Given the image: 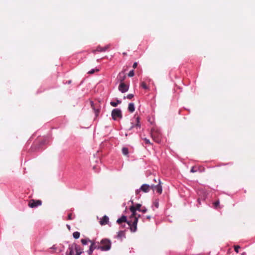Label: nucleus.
Listing matches in <instances>:
<instances>
[{
  "mask_svg": "<svg viewBox=\"0 0 255 255\" xmlns=\"http://www.w3.org/2000/svg\"><path fill=\"white\" fill-rule=\"evenodd\" d=\"M129 210L132 214L130 216L129 220L128 222V224L130 227V231L132 232H135L137 229L138 217H137V214L134 206H130Z\"/></svg>",
  "mask_w": 255,
  "mask_h": 255,
  "instance_id": "f257e3e1",
  "label": "nucleus"
},
{
  "mask_svg": "<svg viewBox=\"0 0 255 255\" xmlns=\"http://www.w3.org/2000/svg\"><path fill=\"white\" fill-rule=\"evenodd\" d=\"M150 135L155 142L158 143L161 142V133L156 127H153L151 128Z\"/></svg>",
  "mask_w": 255,
  "mask_h": 255,
  "instance_id": "f03ea898",
  "label": "nucleus"
},
{
  "mask_svg": "<svg viewBox=\"0 0 255 255\" xmlns=\"http://www.w3.org/2000/svg\"><path fill=\"white\" fill-rule=\"evenodd\" d=\"M101 246H98L97 249L103 251H109L111 247V242L108 239H103L101 241Z\"/></svg>",
  "mask_w": 255,
  "mask_h": 255,
  "instance_id": "7ed1b4c3",
  "label": "nucleus"
},
{
  "mask_svg": "<svg viewBox=\"0 0 255 255\" xmlns=\"http://www.w3.org/2000/svg\"><path fill=\"white\" fill-rule=\"evenodd\" d=\"M153 180L155 181V182L157 183V184H151V188L153 190H154V189L156 190V191L159 194H161L162 189V187L160 185L161 181H160V179H159V178H157V179L154 178Z\"/></svg>",
  "mask_w": 255,
  "mask_h": 255,
  "instance_id": "20e7f679",
  "label": "nucleus"
},
{
  "mask_svg": "<svg viewBox=\"0 0 255 255\" xmlns=\"http://www.w3.org/2000/svg\"><path fill=\"white\" fill-rule=\"evenodd\" d=\"M80 248L81 247L76 243L69 245L68 247L69 252L67 253V255H73L74 251H75L76 253Z\"/></svg>",
  "mask_w": 255,
  "mask_h": 255,
  "instance_id": "39448f33",
  "label": "nucleus"
},
{
  "mask_svg": "<svg viewBox=\"0 0 255 255\" xmlns=\"http://www.w3.org/2000/svg\"><path fill=\"white\" fill-rule=\"evenodd\" d=\"M111 115L114 120L116 121L118 119H122V114L120 109H115L112 111Z\"/></svg>",
  "mask_w": 255,
  "mask_h": 255,
  "instance_id": "423d86ee",
  "label": "nucleus"
},
{
  "mask_svg": "<svg viewBox=\"0 0 255 255\" xmlns=\"http://www.w3.org/2000/svg\"><path fill=\"white\" fill-rule=\"evenodd\" d=\"M42 204L41 200H34L33 199L30 200L28 203V206L31 208H35L38 206H40Z\"/></svg>",
  "mask_w": 255,
  "mask_h": 255,
  "instance_id": "0eeeda50",
  "label": "nucleus"
},
{
  "mask_svg": "<svg viewBox=\"0 0 255 255\" xmlns=\"http://www.w3.org/2000/svg\"><path fill=\"white\" fill-rule=\"evenodd\" d=\"M128 87L124 83H121L119 86V90L122 93H125L128 91Z\"/></svg>",
  "mask_w": 255,
  "mask_h": 255,
  "instance_id": "6e6552de",
  "label": "nucleus"
},
{
  "mask_svg": "<svg viewBox=\"0 0 255 255\" xmlns=\"http://www.w3.org/2000/svg\"><path fill=\"white\" fill-rule=\"evenodd\" d=\"M98 246L96 245V243L93 241L90 246L89 250L87 251L89 255H91L93 253V251L95 249H97Z\"/></svg>",
  "mask_w": 255,
  "mask_h": 255,
  "instance_id": "1a4fd4ad",
  "label": "nucleus"
},
{
  "mask_svg": "<svg viewBox=\"0 0 255 255\" xmlns=\"http://www.w3.org/2000/svg\"><path fill=\"white\" fill-rule=\"evenodd\" d=\"M110 44L107 45L105 47H101V46H98L96 48V49L95 51L100 52H104V51H106L107 49H108L110 48Z\"/></svg>",
  "mask_w": 255,
  "mask_h": 255,
  "instance_id": "9d476101",
  "label": "nucleus"
},
{
  "mask_svg": "<svg viewBox=\"0 0 255 255\" xmlns=\"http://www.w3.org/2000/svg\"><path fill=\"white\" fill-rule=\"evenodd\" d=\"M109 219L108 216L105 215L100 221V224L101 225H105L109 223Z\"/></svg>",
  "mask_w": 255,
  "mask_h": 255,
  "instance_id": "9b49d317",
  "label": "nucleus"
},
{
  "mask_svg": "<svg viewBox=\"0 0 255 255\" xmlns=\"http://www.w3.org/2000/svg\"><path fill=\"white\" fill-rule=\"evenodd\" d=\"M151 188V185L143 184L140 188V190L144 192H147L149 191V189Z\"/></svg>",
  "mask_w": 255,
  "mask_h": 255,
  "instance_id": "f8f14e48",
  "label": "nucleus"
},
{
  "mask_svg": "<svg viewBox=\"0 0 255 255\" xmlns=\"http://www.w3.org/2000/svg\"><path fill=\"white\" fill-rule=\"evenodd\" d=\"M128 220H127V217L126 216L123 215L120 218L117 220V223H118L119 224H120L123 222H127L128 223Z\"/></svg>",
  "mask_w": 255,
  "mask_h": 255,
  "instance_id": "ddd939ff",
  "label": "nucleus"
},
{
  "mask_svg": "<svg viewBox=\"0 0 255 255\" xmlns=\"http://www.w3.org/2000/svg\"><path fill=\"white\" fill-rule=\"evenodd\" d=\"M118 78L121 83H123V81L126 78V75H125L124 73L121 72L118 75Z\"/></svg>",
  "mask_w": 255,
  "mask_h": 255,
  "instance_id": "4468645a",
  "label": "nucleus"
},
{
  "mask_svg": "<svg viewBox=\"0 0 255 255\" xmlns=\"http://www.w3.org/2000/svg\"><path fill=\"white\" fill-rule=\"evenodd\" d=\"M128 110L130 113H133L135 110L134 105L133 103H129L128 106Z\"/></svg>",
  "mask_w": 255,
  "mask_h": 255,
  "instance_id": "2eb2a0df",
  "label": "nucleus"
},
{
  "mask_svg": "<svg viewBox=\"0 0 255 255\" xmlns=\"http://www.w3.org/2000/svg\"><path fill=\"white\" fill-rule=\"evenodd\" d=\"M81 243L83 245H86L88 244V242L92 243L93 241L89 240V239H84L81 240Z\"/></svg>",
  "mask_w": 255,
  "mask_h": 255,
  "instance_id": "dca6fc26",
  "label": "nucleus"
},
{
  "mask_svg": "<svg viewBox=\"0 0 255 255\" xmlns=\"http://www.w3.org/2000/svg\"><path fill=\"white\" fill-rule=\"evenodd\" d=\"M122 103L121 101L119 100H117V102H111L110 104L112 106L116 107L118 106V104H120Z\"/></svg>",
  "mask_w": 255,
  "mask_h": 255,
  "instance_id": "f3484780",
  "label": "nucleus"
},
{
  "mask_svg": "<svg viewBox=\"0 0 255 255\" xmlns=\"http://www.w3.org/2000/svg\"><path fill=\"white\" fill-rule=\"evenodd\" d=\"M91 107L92 108V109L95 111V114H96V116H97L98 113H99V110L95 109V108L94 107V103L93 102H91Z\"/></svg>",
  "mask_w": 255,
  "mask_h": 255,
  "instance_id": "a211bd4d",
  "label": "nucleus"
},
{
  "mask_svg": "<svg viewBox=\"0 0 255 255\" xmlns=\"http://www.w3.org/2000/svg\"><path fill=\"white\" fill-rule=\"evenodd\" d=\"M122 152H123V154L125 155H128V148L123 147L122 149Z\"/></svg>",
  "mask_w": 255,
  "mask_h": 255,
  "instance_id": "6ab92c4d",
  "label": "nucleus"
},
{
  "mask_svg": "<svg viewBox=\"0 0 255 255\" xmlns=\"http://www.w3.org/2000/svg\"><path fill=\"white\" fill-rule=\"evenodd\" d=\"M80 233L78 232H75L73 234V236L75 239H77L80 237Z\"/></svg>",
  "mask_w": 255,
  "mask_h": 255,
  "instance_id": "aec40b11",
  "label": "nucleus"
},
{
  "mask_svg": "<svg viewBox=\"0 0 255 255\" xmlns=\"http://www.w3.org/2000/svg\"><path fill=\"white\" fill-rule=\"evenodd\" d=\"M200 170L199 167L197 166H194L191 169V172L192 173L196 172L198 170Z\"/></svg>",
  "mask_w": 255,
  "mask_h": 255,
  "instance_id": "412c9836",
  "label": "nucleus"
},
{
  "mask_svg": "<svg viewBox=\"0 0 255 255\" xmlns=\"http://www.w3.org/2000/svg\"><path fill=\"white\" fill-rule=\"evenodd\" d=\"M213 204H214V208L215 209H217L218 208H220V202H219V200H218V201H216L215 202H214L213 203Z\"/></svg>",
  "mask_w": 255,
  "mask_h": 255,
  "instance_id": "4be33fe9",
  "label": "nucleus"
},
{
  "mask_svg": "<svg viewBox=\"0 0 255 255\" xmlns=\"http://www.w3.org/2000/svg\"><path fill=\"white\" fill-rule=\"evenodd\" d=\"M125 234L124 231H120L118 233V237L119 238H122V237H125Z\"/></svg>",
  "mask_w": 255,
  "mask_h": 255,
  "instance_id": "5701e85b",
  "label": "nucleus"
},
{
  "mask_svg": "<svg viewBox=\"0 0 255 255\" xmlns=\"http://www.w3.org/2000/svg\"><path fill=\"white\" fill-rule=\"evenodd\" d=\"M141 207V205L140 204H137L135 206H134V209H135V210H138L139 211H140L141 209H140V207Z\"/></svg>",
  "mask_w": 255,
  "mask_h": 255,
  "instance_id": "b1692460",
  "label": "nucleus"
},
{
  "mask_svg": "<svg viewBox=\"0 0 255 255\" xmlns=\"http://www.w3.org/2000/svg\"><path fill=\"white\" fill-rule=\"evenodd\" d=\"M99 71V70L98 69H92L91 70H90L89 72H88V74H93L95 72H98Z\"/></svg>",
  "mask_w": 255,
  "mask_h": 255,
  "instance_id": "393cba45",
  "label": "nucleus"
},
{
  "mask_svg": "<svg viewBox=\"0 0 255 255\" xmlns=\"http://www.w3.org/2000/svg\"><path fill=\"white\" fill-rule=\"evenodd\" d=\"M136 125L135 126L136 127H140V125L139 124V117L138 116H137L136 118Z\"/></svg>",
  "mask_w": 255,
  "mask_h": 255,
  "instance_id": "a878e982",
  "label": "nucleus"
},
{
  "mask_svg": "<svg viewBox=\"0 0 255 255\" xmlns=\"http://www.w3.org/2000/svg\"><path fill=\"white\" fill-rule=\"evenodd\" d=\"M141 86L144 89H148V87H147V86L146 85V83L144 82H142L141 83Z\"/></svg>",
  "mask_w": 255,
  "mask_h": 255,
  "instance_id": "bb28decb",
  "label": "nucleus"
},
{
  "mask_svg": "<svg viewBox=\"0 0 255 255\" xmlns=\"http://www.w3.org/2000/svg\"><path fill=\"white\" fill-rule=\"evenodd\" d=\"M241 248L240 246H238V245H237V246H234V249H235V252L237 253H239V250Z\"/></svg>",
  "mask_w": 255,
  "mask_h": 255,
  "instance_id": "cd10ccee",
  "label": "nucleus"
},
{
  "mask_svg": "<svg viewBox=\"0 0 255 255\" xmlns=\"http://www.w3.org/2000/svg\"><path fill=\"white\" fill-rule=\"evenodd\" d=\"M83 253V249L80 248V249H79L78 252H77L75 255H81Z\"/></svg>",
  "mask_w": 255,
  "mask_h": 255,
  "instance_id": "c85d7f7f",
  "label": "nucleus"
},
{
  "mask_svg": "<svg viewBox=\"0 0 255 255\" xmlns=\"http://www.w3.org/2000/svg\"><path fill=\"white\" fill-rule=\"evenodd\" d=\"M134 71L133 70H131L129 71V72L128 73V76L129 77H132L134 76Z\"/></svg>",
  "mask_w": 255,
  "mask_h": 255,
  "instance_id": "c756f323",
  "label": "nucleus"
},
{
  "mask_svg": "<svg viewBox=\"0 0 255 255\" xmlns=\"http://www.w3.org/2000/svg\"><path fill=\"white\" fill-rule=\"evenodd\" d=\"M144 141H145L146 144H151V142H150V140L147 139V138H144L143 139Z\"/></svg>",
  "mask_w": 255,
  "mask_h": 255,
  "instance_id": "7c9ffc66",
  "label": "nucleus"
},
{
  "mask_svg": "<svg viewBox=\"0 0 255 255\" xmlns=\"http://www.w3.org/2000/svg\"><path fill=\"white\" fill-rule=\"evenodd\" d=\"M133 95L132 94H129L127 95V98L128 99H131L133 97Z\"/></svg>",
  "mask_w": 255,
  "mask_h": 255,
  "instance_id": "2f4dec72",
  "label": "nucleus"
},
{
  "mask_svg": "<svg viewBox=\"0 0 255 255\" xmlns=\"http://www.w3.org/2000/svg\"><path fill=\"white\" fill-rule=\"evenodd\" d=\"M67 218H68V220H71L72 219V214L71 213H70V214H68Z\"/></svg>",
  "mask_w": 255,
  "mask_h": 255,
  "instance_id": "473e14b6",
  "label": "nucleus"
},
{
  "mask_svg": "<svg viewBox=\"0 0 255 255\" xmlns=\"http://www.w3.org/2000/svg\"><path fill=\"white\" fill-rule=\"evenodd\" d=\"M137 66V62H134V63H133V64L132 67H133V68L134 69H135V68H136Z\"/></svg>",
  "mask_w": 255,
  "mask_h": 255,
  "instance_id": "72a5a7b5",
  "label": "nucleus"
},
{
  "mask_svg": "<svg viewBox=\"0 0 255 255\" xmlns=\"http://www.w3.org/2000/svg\"><path fill=\"white\" fill-rule=\"evenodd\" d=\"M147 211V209L145 208H144L142 209H141L140 212H142V213H145Z\"/></svg>",
  "mask_w": 255,
  "mask_h": 255,
  "instance_id": "f704fd0d",
  "label": "nucleus"
},
{
  "mask_svg": "<svg viewBox=\"0 0 255 255\" xmlns=\"http://www.w3.org/2000/svg\"><path fill=\"white\" fill-rule=\"evenodd\" d=\"M67 228H68V229L69 230H70L71 227H70V225H67Z\"/></svg>",
  "mask_w": 255,
  "mask_h": 255,
  "instance_id": "c9c22d12",
  "label": "nucleus"
},
{
  "mask_svg": "<svg viewBox=\"0 0 255 255\" xmlns=\"http://www.w3.org/2000/svg\"><path fill=\"white\" fill-rule=\"evenodd\" d=\"M155 206L156 208H158V203H155Z\"/></svg>",
  "mask_w": 255,
  "mask_h": 255,
  "instance_id": "e433bc0d",
  "label": "nucleus"
},
{
  "mask_svg": "<svg viewBox=\"0 0 255 255\" xmlns=\"http://www.w3.org/2000/svg\"><path fill=\"white\" fill-rule=\"evenodd\" d=\"M140 189H139V190H137L136 191V194L139 193V192H140Z\"/></svg>",
  "mask_w": 255,
  "mask_h": 255,
  "instance_id": "4c0bfd02",
  "label": "nucleus"
},
{
  "mask_svg": "<svg viewBox=\"0 0 255 255\" xmlns=\"http://www.w3.org/2000/svg\"><path fill=\"white\" fill-rule=\"evenodd\" d=\"M150 218H151V217H150V216H147V217H146V218H147V219H148V220H150Z\"/></svg>",
  "mask_w": 255,
  "mask_h": 255,
  "instance_id": "58836bf2",
  "label": "nucleus"
},
{
  "mask_svg": "<svg viewBox=\"0 0 255 255\" xmlns=\"http://www.w3.org/2000/svg\"><path fill=\"white\" fill-rule=\"evenodd\" d=\"M198 203H199V204H201V202H200V198H199V199H198Z\"/></svg>",
  "mask_w": 255,
  "mask_h": 255,
  "instance_id": "ea45409f",
  "label": "nucleus"
},
{
  "mask_svg": "<svg viewBox=\"0 0 255 255\" xmlns=\"http://www.w3.org/2000/svg\"><path fill=\"white\" fill-rule=\"evenodd\" d=\"M246 255L245 252H243V253L241 254V255Z\"/></svg>",
  "mask_w": 255,
  "mask_h": 255,
  "instance_id": "a19ab883",
  "label": "nucleus"
},
{
  "mask_svg": "<svg viewBox=\"0 0 255 255\" xmlns=\"http://www.w3.org/2000/svg\"><path fill=\"white\" fill-rule=\"evenodd\" d=\"M124 55H126L127 54L126 53H123Z\"/></svg>",
  "mask_w": 255,
  "mask_h": 255,
  "instance_id": "79ce46f5",
  "label": "nucleus"
},
{
  "mask_svg": "<svg viewBox=\"0 0 255 255\" xmlns=\"http://www.w3.org/2000/svg\"><path fill=\"white\" fill-rule=\"evenodd\" d=\"M140 217V215H138V216H137V217H138H138Z\"/></svg>",
  "mask_w": 255,
  "mask_h": 255,
  "instance_id": "37998d69",
  "label": "nucleus"
},
{
  "mask_svg": "<svg viewBox=\"0 0 255 255\" xmlns=\"http://www.w3.org/2000/svg\"><path fill=\"white\" fill-rule=\"evenodd\" d=\"M52 248L55 249L54 246L53 247H52Z\"/></svg>",
  "mask_w": 255,
  "mask_h": 255,
  "instance_id": "c03bdc74",
  "label": "nucleus"
}]
</instances>
